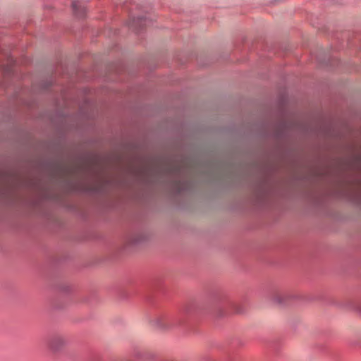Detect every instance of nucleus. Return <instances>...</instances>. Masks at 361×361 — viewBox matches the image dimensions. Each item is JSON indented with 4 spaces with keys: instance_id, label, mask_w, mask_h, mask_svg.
I'll return each mask as SVG.
<instances>
[{
    "instance_id": "1",
    "label": "nucleus",
    "mask_w": 361,
    "mask_h": 361,
    "mask_svg": "<svg viewBox=\"0 0 361 361\" xmlns=\"http://www.w3.org/2000/svg\"><path fill=\"white\" fill-rule=\"evenodd\" d=\"M47 348L53 353L61 351L67 344V341L61 335L54 334L48 336L45 340Z\"/></svg>"
},
{
    "instance_id": "2",
    "label": "nucleus",
    "mask_w": 361,
    "mask_h": 361,
    "mask_svg": "<svg viewBox=\"0 0 361 361\" xmlns=\"http://www.w3.org/2000/svg\"><path fill=\"white\" fill-rule=\"evenodd\" d=\"M73 13L78 18H82L85 16L86 13V8L84 6L79 4L75 0H73L71 4Z\"/></svg>"
},
{
    "instance_id": "3",
    "label": "nucleus",
    "mask_w": 361,
    "mask_h": 361,
    "mask_svg": "<svg viewBox=\"0 0 361 361\" xmlns=\"http://www.w3.org/2000/svg\"><path fill=\"white\" fill-rule=\"evenodd\" d=\"M146 18L142 17H137L136 18H133L132 22L130 23V27H132L134 30L137 31V27L142 23V22H145Z\"/></svg>"
},
{
    "instance_id": "4",
    "label": "nucleus",
    "mask_w": 361,
    "mask_h": 361,
    "mask_svg": "<svg viewBox=\"0 0 361 361\" xmlns=\"http://www.w3.org/2000/svg\"><path fill=\"white\" fill-rule=\"evenodd\" d=\"M82 172H84L85 173H88V174H90V175L95 176V178L98 180H100V179L102 178V175L100 173L99 174H97V175L94 174V173H95L94 169H88L82 170Z\"/></svg>"
},
{
    "instance_id": "5",
    "label": "nucleus",
    "mask_w": 361,
    "mask_h": 361,
    "mask_svg": "<svg viewBox=\"0 0 361 361\" xmlns=\"http://www.w3.org/2000/svg\"><path fill=\"white\" fill-rule=\"evenodd\" d=\"M190 305V304L185 305V307H184V310H185V312H190V308L189 307Z\"/></svg>"
},
{
    "instance_id": "6",
    "label": "nucleus",
    "mask_w": 361,
    "mask_h": 361,
    "mask_svg": "<svg viewBox=\"0 0 361 361\" xmlns=\"http://www.w3.org/2000/svg\"><path fill=\"white\" fill-rule=\"evenodd\" d=\"M275 301L278 303H281V298L278 297V298H275Z\"/></svg>"
}]
</instances>
